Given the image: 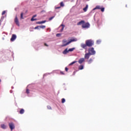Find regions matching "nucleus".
Returning <instances> with one entry per match:
<instances>
[{
	"label": "nucleus",
	"instance_id": "nucleus-11",
	"mask_svg": "<svg viewBox=\"0 0 131 131\" xmlns=\"http://www.w3.org/2000/svg\"><path fill=\"white\" fill-rule=\"evenodd\" d=\"M84 62V58H81L78 60L79 64H82Z\"/></svg>",
	"mask_w": 131,
	"mask_h": 131
},
{
	"label": "nucleus",
	"instance_id": "nucleus-40",
	"mask_svg": "<svg viewBox=\"0 0 131 131\" xmlns=\"http://www.w3.org/2000/svg\"><path fill=\"white\" fill-rule=\"evenodd\" d=\"M35 17H36V15H34L33 16V18H35Z\"/></svg>",
	"mask_w": 131,
	"mask_h": 131
},
{
	"label": "nucleus",
	"instance_id": "nucleus-36",
	"mask_svg": "<svg viewBox=\"0 0 131 131\" xmlns=\"http://www.w3.org/2000/svg\"><path fill=\"white\" fill-rule=\"evenodd\" d=\"M4 18H5V17H2L1 19H0V21H3V20H4Z\"/></svg>",
	"mask_w": 131,
	"mask_h": 131
},
{
	"label": "nucleus",
	"instance_id": "nucleus-8",
	"mask_svg": "<svg viewBox=\"0 0 131 131\" xmlns=\"http://www.w3.org/2000/svg\"><path fill=\"white\" fill-rule=\"evenodd\" d=\"M17 38V36L15 34H12L11 38L10 39L11 41H14L15 39Z\"/></svg>",
	"mask_w": 131,
	"mask_h": 131
},
{
	"label": "nucleus",
	"instance_id": "nucleus-20",
	"mask_svg": "<svg viewBox=\"0 0 131 131\" xmlns=\"http://www.w3.org/2000/svg\"><path fill=\"white\" fill-rule=\"evenodd\" d=\"M75 50V48H71L69 49V52H73Z\"/></svg>",
	"mask_w": 131,
	"mask_h": 131
},
{
	"label": "nucleus",
	"instance_id": "nucleus-21",
	"mask_svg": "<svg viewBox=\"0 0 131 131\" xmlns=\"http://www.w3.org/2000/svg\"><path fill=\"white\" fill-rule=\"evenodd\" d=\"M77 61H73L72 62H71V63L69 64L70 66H71V65H73V64H75V63H76Z\"/></svg>",
	"mask_w": 131,
	"mask_h": 131
},
{
	"label": "nucleus",
	"instance_id": "nucleus-31",
	"mask_svg": "<svg viewBox=\"0 0 131 131\" xmlns=\"http://www.w3.org/2000/svg\"><path fill=\"white\" fill-rule=\"evenodd\" d=\"M5 14H6V11H3V12H2V15H5Z\"/></svg>",
	"mask_w": 131,
	"mask_h": 131
},
{
	"label": "nucleus",
	"instance_id": "nucleus-19",
	"mask_svg": "<svg viewBox=\"0 0 131 131\" xmlns=\"http://www.w3.org/2000/svg\"><path fill=\"white\" fill-rule=\"evenodd\" d=\"M79 70H82L83 69V65H80L78 68Z\"/></svg>",
	"mask_w": 131,
	"mask_h": 131
},
{
	"label": "nucleus",
	"instance_id": "nucleus-10",
	"mask_svg": "<svg viewBox=\"0 0 131 131\" xmlns=\"http://www.w3.org/2000/svg\"><path fill=\"white\" fill-rule=\"evenodd\" d=\"M88 47V45H86V43H81V48L82 49H86V47Z\"/></svg>",
	"mask_w": 131,
	"mask_h": 131
},
{
	"label": "nucleus",
	"instance_id": "nucleus-25",
	"mask_svg": "<svg viewBox=\"0 0 131 131\" xmlns=\"http://www.w3.org/2000/svg\"><path fill=\"white\" fill-rule=\"evenodd\" d=\"M20 19H24V18H23V12H21L20 14Z\"/></svg>",
	"mask_w": 131,
	"mask_h": 131
},
{
	"label": "nucleus",
	"instance_id": "nucleus-17",
	"mask_svg": "<svg viewBox=\"0 0 131 131\" xmlns=\"http://www.w3.org/2000/svg\"><path fill=\"white\" fill-rule=\"evenodd\" d=\"M88 8H89V6L86 5L85 7L83 9L84 12H86V11H88Z\"/></svg>",
	"mask_w": 131,
	"mask_h": 131
},
{
	"label": "nucleus",
	"instance_id": "nucleus-35",
	"mask_svg": "<svg viewBox=\"0 0 131 131\" xmlns=\"http://www.w3.org/2000/svg\"><path fill=\"white\" fill-rule=\"evenodd\" d=\"M65 71H66V72H68V69L67 68V67L65 68Z\"/></svg>",
	"mask_w": 131,
	"mask_h": 131
},
{
	"label": "nucleus",
	"instance_id": "nucleus-12",
	"mask_svg": "<svg viewBox=\"0 0 131 131\" xmlns=\"http://www.w3.org/2000/svg\"><path fill=\"white\" fill-rule=\"evenodd\" d=\"M68 53H69V50L67 48L63 51L62 54H63V55H66L68 54Z\"/></svg>",
	"mask_w": 131,
	"mask_h": 131
},
{
	"label": "nucleus",
	"instance_id": "nucleus-16",
	"mask_svg": "<svg viewBox=\"0 0 131 131\" xmlns=\"http://www.w3.org/2000/svg\"><path fill=\"white\" fill-rule=\"evenodd\" d=\"M24 112H25V111L24 110V109H23V108L20 109V110L19 111L20 114H24Z\"/></svg>",
	"mask_w": 131,
	"mask_h": 131
},
{
	"label": "nucleus",
	"instance_id": "nucleus-22",
	"mask_svg": "<svg viewBox=\"0 0 131 131\" xmlns=\"http://www.w3.org/2000/svg\"><path fill=\"white\" fill-rule=\"evenodd\" d=\"M92 62H93V59L90 58V60H88V63L91 64V63H92Z\"/></svg>",
	"mask_w": 131,
	"mask_h": 131
},
{
	"label": "nucleus",
	"instance_id": "nucleus-24",
	"mask_svg": "<svg viewBox=\"0 0 131 131\" xmlns=\"http://www.w3.org/2000/svg\"><path fill=\"white\" fill-rule=\"evenodd\" d=\"M36 20H37V19L34 18L33 17L31 19V21H36Z\"/></svg>",
	"mask_w": 131,
	"mask_h": 131
},
{
	"label": "nucleus",
	"instance_id": "nucleus-28",
	"mask_svg": "<svg viewBox=\"0 0 131 131\" xmlns=\"http://www.w3.org/2000/svg\"><path fill=\"white\" fill-rule=\"evenodd\" d=\"M61 103H62V104H63V103H65V102H66V100H65V99H64V98H62V99H61Z\"/></svg>",
	"mask_w": 131,
	"mask_h": 131
},
{
	"label": "nucleus",
	"instance_id": "nucleus-29",
	"mask_svg": "<svg viewBox=\"0 0 131 131\" xmlns=\"http://www.w3.org/2000/svg\"><path fill=\"white\" fill-rule=\"evenodd\" d=\"M60 7H64V3L63 2H61L60 3Z\"/></svg>",
	"mask_w": 131,
	"mask_h": 131
},
{
	"label": "nucleus",
	"instance_id": "nucleus-30",
	"mask_svg": "<svg viewBox=\"0 0 131 131\" xmlns=\"http://www.w3.org/2000/svg\"><path fill=\"white\" fill-rule=\"evenodd\" d=\"M97 45H100V43H101V40H97Z\"/></svg>",
	"mask_w": 131,
	"mask_h": 131
},
{
	"label": "nucleus",
	"instance_id": "nucleus-18",
	"mask_svg": "<svg viewBox=\"0 0 131 131\" xmlns=\"http://www.w3.org/2000/svg\"><path fill=\"white\" fill-rule=\"evenodd\" d=\"M60 26H62V28L60 30V31L62 32V31H63V30H64V28H65V25H63V24H61L60 25Z\"/></svg>",
	"mask_w": 131,
	"mask_h": 131
},
{
	"label": "nucleus",
	"instance_id": "nucleus-2",
	"mask_svg": "<svg viewBox=\"0 0 131 131\" xmlns=\"http://www.w3.org/2000/svg\"><path fill=\"white\" fill-rule=\"evenodd\" d=\"M85 43L86 44L87 47L91 48V47L94 46V42L91 39H89L85 41Z\"/></svg>",
	"mask_w": 131,
	"mask_h": 131
},
{
	"label": "nucleus",
	"instance_id": "nucleus-6",
	"mask_svg": "<svg viewBox=\"0 0 131 131\" xmlns=\"http://www.w3.org/2000/svg\"><path fill=\"white\" fill-rule=\"evenodd\" d=\"M9 128H10L11 131L13 130L14 128H15V124H14V123L13 122L9 123Z\"/></svg>",
	"mask_w": 131,
	"mask_h": 131
},
{
	"label": "nucleus",
	"instance_id": "nucleus-32",
	"mask_svg": "<svg viewBox=\"0 0 131 131\" xmlns=\"http://www.w3.org/2000/svg\"><path fill=\"white\" fill-rule=\"evenodd\" d=\"M34 29H39V26H37L34 28Z\"/></svg>",
	"mask_w": 131,
	"mask_h": 131
},
{
	"label": "nucleus",
	"instance_id": "nucleus-34",
	"mask_svg": "<svg viewBox=\"0 0 131 131\" xmlns=\"http://www.w3.org/2000/svg\"><path fill=\"white\" fill-rule=\"evenodd\" d=\"M55 9L56 10H57V9H61V7L60 6V7H55Z\"/></svg>",
	"mask_w": 131,
	"mask_h": 131
},
{
	"label": "nucleus",
	"instance_id": "nucleus-15",
	"mask_svg": "<svg viewBox=\"0 0 131 131\" xmlns=\"http://www.w3.org/2000/svg\"><path fill=\"white\" fill-rule=\"evenodd\" d=\"M47 22V20H43L41 21H38L36 23V24H43V23H46Z\"/></svg>",
	"mask_w": 131,
	"mask_h": 131
},
{
	"label": "nucleus",
	"instance_id": "nucleus-5",
	"mask_svg": "<svg viewBox=\"0 0 131 131\" xmlns=\"http://www.w3.org/2000/svg\"><path fill=\"white\" fill-rule=\"evenodd\" d=\"M90 23H84L82 25V28H90Z\"/></svg>",
	"mask_w": 131,
	"mask_h": 131
},
{
	"label": "nucleus",
	"instance_id": "nucleus-41",
	"mask_svg": "<svg viewBox=\"0 0 131 131\" xmlns=\"http://www.w3.org/2000/svg\"><path fill=\"white\" fill-rule=\"evenodd\" d=\"M0 26H1V23H0Z\"/></svg>",
	"mask_w": 131,
	"mask_h": 131
},
{
	"label": "nucleus",
	"instance_id": "nucleus-23",
	"mask_svg": "<svg viewBox=\"0 0 131 131\" xmlns=\"http://www.w3.org/2000/svg\"><path fill=\"white\" fill-rule=\"evenodd\" d=\"M39 27V28H41L42 29H45V28H46V26H40Z\"/></svg>",
	"mask_w": 131,
	"mask_h": 131
},
{
	"label": "nucleus",
	"instance_id": "nucleus-9",
	"mask_svg": "<svg viewBox=\"0 0 131 131\" xmlns=\"http://www.w3.org/2000/svg\"><path fill=\"white\" fill-rule=\"evenodd\" d=\"M91 55V54H90L89 52L88 53L85 54L84 59H86L87 60H89V59H90V56Z\"/></svg>",
	"mask_w": 131,
	"mask_h": 131
},
{
	"label": "nucleus",
	"instance_id": "nucleus-13",
	"mask_svg": "<svg viewBox=\"0 0 131 131\" xmlns=\"http://www.w3.org/2000/svg\"><path fill=\"white\" fill-rule=\"evenodd\" d=\"M85 23L84 20H81L80 21H79V23H78L77 24V25H83V24Z\"/></svg>",
	"mask_w": 131,
	"mask_h": 131
},
{
	"label": "nucleus",
	"instance_id": "nucleus-14",
	"mask_svg": "<svg viewBox=\"0 0 131 131\" xmlns=\"http://www.w3.org/2000/svg\"><path fill=\"white\" fill-rule=\"evenodd\" d=\"M1 127L3 128V129H6V128H7V126L5 124H1Z\"/></svg>",
	"mask_w": 131,
	"mask_h": 131
},
{
	"label": "nucleus",
	"instance_id": "nucleus-38",
	"mask_svg": "<svg viewBox=\"0 0 131 131\" xmlns=\"http://www.w3.org/2000/svg\"><path fill=\"white\" fill-rule=\"evenodd\" d=\"M60 74L64 75V74H64V72H60Z\"/></svg>",
	"mask_w": 131,
	"mask_h": 131
},
{
	"label": "nucleus",
	"instance_id": "nucleus-39",
	"mask_svg": "<svg viewBox=\"0 0 131 131\" xmlns=\"http://www.w3.org/2000/svg\"><path fill=\"white\" fill-rule=\"evenodd\" d=\"M59 35H61V34H57L56 36H59Z\"/></svg>",
	"mask_w": 131,
	"mask_h": 131
},
{
	"label": "nucleus",
	"instance_id": "nucleus-27",
	"mask_svg": "<svg viewBox=\"0 0 131 131\" xmlns=\"http://www.w3.org/2000/svg\"><path fill=\"white\" fill-rule=\"evenodd\" d=\"M54 18H55V16H52L51 17H50L49 18V21H51V20H53V19H54Z\"/></svg>",
	"mask_w": 131,
	"mask_h": 131
},
{
	"label": "nucleus",
	"instance_id": "nucleus-4",
	"mask_svg": "<svg viewBox=\"0 0 131 131\" xmlns=\"http://www.w3.org/2000/svg\"><path fill=\"white\" fill-rule=\"evenodd\" d=\"M88 53H89L91 55H95L96 54V51H95L94 48H90L88 50Z\"/></svg>",
	"mask_w": 131,
	"mask_h": 131
},
{
	"label": "nucleus",
	"instance_id": "nucleus-1",
	"mask_svg": "<svg viewBox=\"0 0 131 131\" xmlns=\"http://www.w3.org/2000/svg\"><path fill=\"white\" fill-rule=\"evenodd\" d=\"M74 41H77V38H73L70 40L68 42H67V39H63L62 40V47H66V46H68V45L71 43V42H73Z\"/></svg>",
	"mask_w": 131,
	"mask_h": 131
},
{
	"label": "nucleus",
	"instance_id": "nucleus-3",
	"mask_svg": "<svg viewBox=\"0 0 131 131\" xmlns=\"http://www.w3.org/2000/svg\"><path fill=\"white\" fill-rule=\"evenodd\" d=\"M93 10H101V12H104L105 11V8L101 7V6H97Z\"/></svg>",
	"mask_w": 131,
	"mask_h": 131
},
{
	"label": "nucleus",
	"instance_id": "nucleus-37",
	"mask_svg": "<svg viewBox=\"0 0 131 131\" xmlns=\"http://www.w3.org/2000/svg\"><path fill=\"white\" fill-rule=\"evenodd\" d=\"M44 46H45V47H49V45H48V44H47V43H45Z\"/></svg>",
	"mask_w": 131,
	"mask_h": 131
},
{
	"label": "nucleus",
	"instance_id": "nucleus-7",
	"mask_svg": "<svg viewBox=\"0 0 131 131\" xmlns=\"http://www.w3.org/2000/svg\"><path fill=\"white\" fill-rule=\"evenodd\" d=\"M14 23L17 26H20V23L19 22V20L18 19V17H17V15L15 16L14 19Z\"/></svg>",
	"mask_w": 131,
	"mask_h": 131
},
{
	"label": "nucleus",
	"instance_id": "nucleus-26",
	"mask_svg": "<svg viewBox=\"0 0 131 131\" xmlns=\"http://www.w3.org/2000/svg\"><path fill=\"white\" fill-rule=\"evenodd\" d=\"M47 108L49 110H52V107H51L50 105H48Z\"/></svg>",
	"mask_w": 131,
	"mask_h": 131
},
{
	"label": "nucleus",
	"instance_id": "nucleus-33",
	"mask_svg": "<svg viewBox=\"0 0 131 131\" xmlns=\"http://www.w3.org/2000/svg\"><path fill=\"white\" fill-rule=\"evenodd\" d=\"M26 93L27 94H29V89H27Z\"/></svg>",
	"mask_w": 131,
	"mask_h": 131
}]
</instances>
